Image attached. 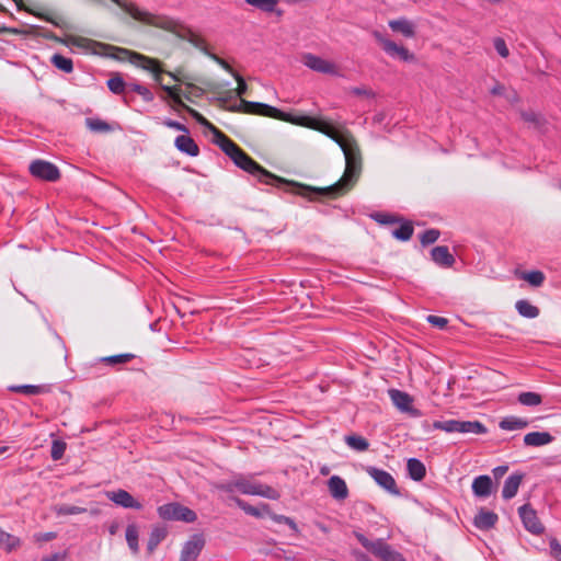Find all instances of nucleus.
Returning <instances> with one entry per match:
<instances>
[{"mask_svg": "<svg viewBox=\"0 0 561 561\" xmlns=\"http://www.w3.org/2000/svg\"><path fill=\"white\" fill-rule=\"evenodd\" d=\"M359 541L365 546L369 551L374 553L376 558L380 561H386V543L382 540H378L376 542H368L363 536H358Z\"/></svg>", "mask_w": 561, "mask_h": 561, "instance_id": "bb28decb", "label": "nucleus"}, {"mask_svg": "<svg viewBox=\"0 0 561 561\" xmlns=\"http://www.w3.org/2000/svg\"><path fill=\"white\" fill-rule=\"evenodd\" d=\"M50 62L57 69L64 71L65 73H70L73 70V62L70 58L65 57L60 54H54L50 58Z\"/></svg>", "mask_w": 561, "mask_h": 561, "instance_id": "c756f323", "label": "nucleus"}, {"mask_svg": "<svg viewBox=\"0 0 561 561\" xmlns=\"http://www.w3.org/2000/svg\"><path fill=\"white\" fill-rule=\"evenodd\" d=\"M10 390L27 396H35L42 393L44 391V387L37 385H20L11 387Z\"/></svg>", "mask_w": 561, "mask_h": 561, "instance_id": "37998d69", "label": "nucleus"}, {"mask_svg": "<svg viewBox=\"0 0 561 561\" xmlns=\"http://www.w3.org/2000/svg\"><path fill=\"white\" fill-rule=\"evenodd\" d=\"M528 421L517 416H506L502 419L499 423L501 430L504 431H515L522 430L528 426Z\"/></svg>", "mask_w": 561, "mask_h": 561, "instance_id": "a878e982", "label": "nucleus"}, {"mask_svg": "<svg viewBox=\"0 0 561 561\" xmlns=\"http://www.w3.org/2000/svg\"><path fill=\"white\" fill-rule=\"evenodd\" d=\"M388 26L394 33H399L405 38H413L415 36V24L405 18L388 21Z\"/></svg>", "mask_w": 561, "mask_h": 561, "instance_id": "dca6fc26", "label": "nucleus"}, {"mask_svg": "<svg viewBox=\"0 0 561 561\" xmlns=\"http://www.w3.org/2000/svg\"><path fill=\"white\" fill-rule=\"evenodd\" d=\"M232 77L238 82V87L236 89V94L239 98H242L248 91V85H247L244 79L238 72H236Z\"/></svg>", "mask_w": 561, "mask_h": 561, "instance_id": "864d4df0", "label": "nucleus"}, {"mask_svg": "<svg viewBox=\"0 0 561 561\" xmlns=\"http://www.w3.org/2000/svg\"><path fill=\"white\" fill-rule=\"evenodd\" d=\"M499 517L495 513L481 508L474 516V526L481 530H489L497 523Z\"/></svg>", "mask_w": 561, "mask_h": 561, "instance_id": "a211bd4d", "label": "nucleus"}, {"mask_svg": "<svg viewBox=\"0 0 561 561\" xmlns=\"http://www.w3.org/2000/svg\"><path fill=\"white\" fill-rule=\"evenodd\" d=\"M431 259L439 266L450 267L455 263V257L447 245H437L431 250Z\"/></svg>", "mask_w": 561, "mask_h": 561, "instance_id": "2eb2a0df", "label": "nucleus"}, {"mask_svg": "<svg viewBox=\"0 0 561 561\" xmlns=\"http://www.w3.org/2000/svg\"><path fill=\"white\" fill-rule=\"evenodd\" d=\"M21 541L18 537L0 529V549L10 552L20 546Z\"/></svg>", "mask_w": 561, "mask_h": 561, "instance_id": "7c9ffc66", "label": "nucleus"}, {"mask_svg": "<svg viewBox=\"0 0 561 561\" xmlns=\"http://www.w3.org/2000/svg\"><path fill=\"white\" fill-rule=\"evenodd\" d=\"M68 43L73 45V46L83 47L84 44L87 43V39L83 38V37L70 36L68 38Z\"/></svg>", "mask_w": 561, "mask_h": 561, "instance_id": "0e129e2a", "label": "nucleus"}, {"mask_svg": "<svg viewBox=\"0 0 561 561\" xmlns=\"http://www.w3.org/2000/svg\"><path fill=\"white\" fill-rule=\"evenodd\" d=\"M87 127L93 133H108L112 130V127L105 121L94 117L85 118Z\"/></svg>", "mask_w": 561, "mask_h": 561, "instance_id": "473e14b6", "label": "nucleus"}, {"mask_svg": "<svg viewBox=\"0 0 561 561\" xmlns=\"http://www.w3.org/2000/svg\"><path fill=\"white\" fill-rule=\"evenodd\" d=\"M426 320L430 324H432L433 327L438 328V329H445L448 324V320L446 318L439 317V316L430 314L426 318Z\"/></svg>", "mask_w": 561, "mask_h": 561, "instance_id": "603ef678", "label": "nucleus"}, {"mask_svg": "<svg viewBox=\"0 0 561 561\" xmlns=\"http://www.w3.org/2000/svg\"><path fill=\"white\" fill-rule=\"evenodd\" d=\"M517 277L526 280L529 285L534 287H539L543 284L546 276L541 271H528V272H517Z\"/></svg>", "mask_w": 561, "mask_h": 561, "instance_id": "cd10ccee", "label": "nucleus"}, {"mask_svg": "<svg viewBox=\"0 0 561 561\" xmlns=\"http://www.w3.org/2000/svg\"><path fill=\"white\" fill-rule=\"evenodd\" d=\"M153 26L171 32L179 38L187 41L193 46L204 51L206 55L207 53H209L205 47L204 39L197 36L191 30V27H188L178 19L168 15H159V18L153 22Z\"/></svg>", "mask_w": 561, "mask_h": 561, "instance_id": "7ed1b4c3", "label": "nucleus"}, {"mask_svg": "<svg viewBox=\"0 0 561 561\" xmlns=\"http://www.w3.org/2000/svg\"><path fill=\"white\" fill-rule=\"evenodd\" d=\"M329 491H347L345 481L339 476H332L328 481Z\"/></svg>", "mask_w": 561, "mask_h": 561, "instance_id": "09e8293b", "label": "nucleus"}, {"mask_svg": "<svg viewBox=\"0 0 561 561\" xmlns=\"http://www.w3.org/2000/svg\"><path fill=\"white\" fill-rule=\"evenodd\" d=\"M520 116H522L523 121H525L526 123L533 124L535 126L539 125L540 121H541V116L539 114L535 113L534 111H523L520 113Z\"/></svg>", "mask_w": 561, "mask_h": 561, "instance_id": "3c124183", "label": "nucleus"}, {"mask_svg": "<svg viewBox=\"0 0 561 561\" xmlns=\"http://www.w3.org/2000/svg\"><path fill=\"white\" fill-rule=\"evenodd\" d=\"M508 471V466H497L492 470L493 479L497 482L501 478H503Z\"/></svg>", "mask_w": 561, "mask_h": 561, "instance_id": "680f3d73", "label": "nucleus"}, {"mask_svg": "<svg viewBox=\"0 0 561 561\" xmlns=\"http://www.w3.org/2000/svg\"><path fill=\"white\" fill-rule=\"evenodd\" d=\"M167 528L165 527H161V526H157L152 529L150 536H149V539H148V543H147V548L150 552H152L158 546L159 543L167 537Z\"/></svg>", "mask_w": 561, "mask_h": 561, "instance_id": "c85d7f7f", "label": "nucleus"}, {"mask_svg": "<svg viewBox=\"0 0 561 561\" xmlns=\"http://www.w3.org/2000/svg\"><path fill=\"white\" fill-rule=\"evenodd\" d=\"M57 537V534L54 531L48 533H38L34 535V540L37 542L50 541Z\"/></svg>", "mask_w": 561, "mask_h": 561, "instance_id": "052dcab7", "label": "nucleus"}, {"mask_svg": "<svg viewBox=\"0 0 561 561\" xmlns=\"http://www.w3.org/2000/svg\"><path fill=\"white\" fill-rule=\"evenodd\" d=\"M388 56L408 64L416 61V57L413 53H411L407 47L390 39H388Z\"/></svg>", "mask_w": 561, "mask_h": 561, "instance_id": "4468645a", "label": "nucleus"}, {"mask_svg": "<svg viewBox=\"0 0 561 561\" xmlns=\"http://www.w3.org/2000/svg\"><path fill=\"white\" fill-rule=\"evenodd\" d=\"M175 148L190 157H196L199 153V148L195 140L188 135H180L174 140Z\"/></svg>", "mask_w": 561, "mask_h": 561, "instance_id": "f3484780", "label": "nucleus"}, {"mask_svg": "<svg viewBox=\"0 0 561 561\" xmlns=\"http://www.w3.org/2000/svg\"><path fill=\"white\" fill-rule=\"evenodd\" d=\"M457 422H458V420L435 421L432 424V427L435 430L445 431L447 433H456L457 432Z\"/></svg>", "mask_w": 561, "mask_h": 561, "instance_id": "49530a36", "label": "nucleus"}, {"mask_svg": "<svg viewBox=\"0 0 561 561\" xmlns=\"http://www.w3.org/2000/svg\"><path fill=\"white\" fill-rule=\"evenodd\" d=\"M127 89L138 93L145 102L153 101V93L145 85L137 82H128Z\"/></svg>", "mask_w": 561, "mask_h": 561, "instance_id": "ea45409f", "label": "nucleus"}, {"mask_svg": "<svg viewBox=\"0 0 561 561\" xmlns=\"http://www.w3.org/2000/svg\"><path fill=\"white\" fill-rule=\"evenodd\" d=\"M439 236H440V231L438 229L431 228V229L425 230L420 236V242L423 247H426V245L435 243L438 240Z\"/></svg>", "mask_w": 561, "mask_h": 561, "instance_id": "c03bdc74", "label": "nucleus"}, {"mask_svg": "<svg viewBox=\"0 0 561 561\" xmlns=\"http://www.w3.org/2000/svg\"><path fill=\"white\" fill-rule=\"evenodd\" d=\"M388 561H407L399 552L390 551L388 549Z\"/></svg>", "mask_w": 561, "mask_h": 561, "instance_id": "338daca9", "label": "nucleus"}, {"mask_svg": "<svg viewBox=\"0 0 561 561\" xmlns=\"http://www.w3.org/2000/svg\"><path fill=\"white\" fill-rule=\"evenodd\" d=\"M351 93L355 94V95H365V96H373L374 93L370 91V90H367L366 88L364 87H356V88H352L351 90Z\"/></svg>", "mask_w": 561, "mask_h": 561, "instance_id": "e2e57ef3", "label": "nucleus"}, {"mask_svg": "<svg viewBox=\"0 0 561 561\" xmlns=\"http://www.w3.org/2000/svg\"><path fill=\"white\" fill-rule=\"evenodd\" d=\"M228 110L234 113L262 115L288 122L295 125L314 127V119H312L311 117L296 116L290 113H285L278 110L277 107H274L265 103L252 102L241 99L240 103L231 105Z\"/></svg>", "mask_w": 561, "mask_h": 561, "instance_id": "f03ea898", "label": "nucleus"}, {"mask_svg": "<svg viewBox=\"0 0 561 561\" xmlns=\"http://www.w3.org/2000/svg\"><path fill=\"white\" fill-rule=\"evenodd\" d=\"M345 443L350 448L356 451H364L369 446L367 439L358 435L345 436Z\"/></svg>", "mask_w": 561, "mask_h": 561, "instance_id": "4c0bfd02", "label": "nucleus"}, {"mask_svg": "<svg viewBox=\"0 0 561 561\" xmlns=\"http://www.w3.org/2000/svg\"><path fill=\"white\" fill-rule=\"evenodd\" d=\"M207 56L210 57L215 62H217L220 67H222L231 76L236 73L233 68L222 58L213 53H207Z\"/></svg>", "mask_w": 561, "mask_h": 561, "instance_id": "5fc2aeb1", "label": "nucleus"}, {"mask_svg": "<svg viewBox=\"0 0 561 561\" xmlns=\"http://www.w3.org/2000/svg\"><path fill=\"white\" fill-rule=\"evenodd\" d=\"M231 500L248 515L263 517L265 514H270L268 507L265 504L251 505L236 496H232Z\"/></svg>", "mask_w": 561, "mask_h": 561, "instance_id": "aec40b11", "label": "nucleus"}, {"mask_svg": "<svg viewBox=\"0 0 561 561\" xmlns=\"http://www.w3.org/2000/svg\"><path fill=\"white\" fill-rule=\"evenodd\" d=\"M388 396L400 413L411 419L423 416L422 411L413 405L414 398L410 393L399 389H388Z\"/></svg>", "mask_w": 561, "mask_h": 561, "instance_id": "39448f33", "label": "nucleus"}, {"mask_svg": "<svg viewBox=\"0 0 561 561\" xmlns=\"http://www.w3.org/2000/svg\"><path fill=\"white\" fill-rule=\"evenodd\" d=\"M28 171L32 176L47 182H56L60 179L58 167L49 161L37 159L31 162Z\"/></svg>", "mask_w": 561, "mask_h": 561, "instance_id": "0eeeda50", "label": "nucleus"}, {"mask_svg": "<svg viewBox=\"0 0 561 561\" xmlns=\"http://www.w3.org/2000/svg\"><path fill=\"white\" fill-rule=\"evenodd\" d=\"M518 402L526 407H537L541 404L542 397L537 392H522L518 394Z\"/></svg>", "mask_w": 561, "mask_h": 561, "instance_id": "c9c22d12", "label": "nucleus"}, {"mask_svg": "<svg viewBox=\"0 0 561 561\" xmlns=\"http://www.w3.org/2000/svg\"><path fill=\"white\" fill-rule=\"evenodd\" d=\"M370 218L377 221L380 225H386V213L378 211L370 214Z\"/></svg>", "mask_w": 561, "mask_h": 561, "instance_id": "69168bd1", "label": "nucleus"}, {"mask_svg": "<svg viewBox=\"0 0 561 561\" xmlns=\"http://www.w3.org/2000/svg\"><path fill=\"white\" fill-rule=\"evenodd\" d=\"M125 536H126V541L128 543L129 549L134 553H137L139 550V546H138V536L139 535H138L137 526L134 524L128 525L126 528Z\"/></svg>", "mask_w": 561, "mask_h": 561, "instance_id": "72a5a7b5", "label": "nucleus"}, {"mask_svg": "<svg viewBox=\"0 0 561 561\" xmlns=\"http://www.w3.org/2000/svg\"><path fill=\"white\" fill-rule=\"evenodd\" d=\"M554 437L549 432H530L524 436L526 446L539 447L553 442Z\"/></svg>", "mask_w": 561, "mask_h": 561, "instance_id": "6ab92c4d", "label": "nucleus"}, {"mask_svg": "<svg viewBox=\"0 0 561 561\" xmlns=\"http://www.w3.org/2000/svg\"><path fill=\"white\" fill-rule=\"evenodd\" d=\"M526 474L522 471H515L511 473L506 478L502 491H518V488L520 486Z\"/></svg>", "mask_w": 561, "mask_h": 561, "instance_id": "2f4dec72", "label": "nucleus"}, {"mask_svg": "<svg viewBox=\"0 0 561 561\" xmlns=\"http://www.w3.org/2000/svg\"><path fill=\"white\" fill-rule=\"evenodd\" d=\"M231 486H233L238 491H242V492H245V491H272V489L270 486H263L262 484L253 483L250 481V479H248L245 477H240V478L236 479L231 483Z\"/></svg>", "mask_w": 561, "mask_h": 561, "instance_id": "4be33fe9", "label": "nucleus"}, {"mask_svg": "<svg viewBox=\"0 0 561 561\" xmlns=\"http://www.w3.org/2000/svg\"><path fill=\"white\" fill-rule=\"evenodd\" d=\"M515 308L519 316L527 318V319H535L539 316V308L531 305L526 299L517 300L515 304Z\"/></svg>", "mask_w": 561, "mask_h": 561, "instance_id": "b1692460", "label": "nucleus"}, {"mask_svg": "<svg viewBox=\"0 0 561 561\" xmlns=\"http://www.w3.org/2000/svg\"><path fill=\"white\" fill-rule=\"evenodd\" d=\"M334 139L344 153L346 165L343 176L336 183L328 187L316 188L278 178L260 165L241 148L230 159L238 168L257 178L262 183L268 185H291L297 188L296 193L299 195H305V192L308 191L334 198L347 193L357 182L362 171V156L356 141L348 136H340Z\"/></svg>", "mask_w": 561, "mask_h": 561, "instance_id": "f257e3e1", "label": "nucleus"}, {"mask_svg": "<svg viewBox=\"0 0 561 561\" xmlns=\"http://www.w3.org/2000/svg\"><path fill=\"white\" fill-rule=\"evenodd\" d=\"M54 511L58 516H61L81 514L87 512V508L70 504H59L54 506Z\"/></svg>", "mask_w": 561, "mask_h": 561, "instance_id": "58836bf2", "label": "nucleus"}, {"mask_svg": "<svg viewBox=\"0 0 561 561\" xmlns=\"http://www.w3.org/2000/svg\"><path fill=\"white\" fill-rule=\"evenodd\" d=\"M112 2L119 5L125 12H127L133 19L153 26V22L159 18V14H152L148 11L139 9L134 2L127 0H111Z\"/></svg>", "mask_w": 561, "mask_h": 561, "instance_id": "9d476101", "label": "nucleus"}, {"mask_svg": "<svg viewBox=\"0 0 561 561\" xmlns=\"http://www.w3.org/2000/svg\"><path fill=\"white\" fill-rule=\"evenodd\" d=\"M188 113L194 117L199 124L207 126L211 129L214 135V142L229 157L231 158L239 149L238 147L228 136H226L221 130L211 125L201 113L193 108H187Z\"/></svg>", "mask_w": 561, "mask_h": 561, "instance_id": "20e7f679", "label": "nucleus"}, {"mask_svg": "<svg viewBox=\"0 0 561 561\" xmlns=\"http://www.w3.org/2000/svg\"><path fill=\"white\" fill-rule=\"evenodd\" d=\"M66 451V443L62 440L55 439L51 443L50 456L54 460H59L62 458Z\"/></svg>", "mask_w": 561, "mask_h": 561, "instance_id": "de8ad7c7", "label": "nucleus"}, {"mask_svg": "<svg viewBox=\"0 0 561 561\" xmlns=\"http://www.w3.org/2000/svg\"><path fill=\"white\" fill-rule=\"evenodd\" d=\"M249 5H252L263 12L273 13L279 0H244Z\"/></svg>", "mask_w": 561, "mask_h": 561, "instance_id": "f704fd0d", "label": "nucleus"}, {"mask_svg": "<svg viewBox=\"0 0 561 561\" xmlns=\"http://www.w3.org/2000/svg\"><path fill=\"white\" fill-rule=\"evenodd\" d=\"M456 433L486 434L488 428L480 421H459L457 422Z\"/></svg>", "mask_w": 561, "mask_h": 561, "instance_id": "412c9836", "label": "nucleus"}, {"mask_svg": "<svg viewBox=\"0 0 561 561\" xmlns=\"http://www.w3.org/2000/svg\"><path fill=\"white\" fill-rule=\"evenodd\" d=\"M131 62L136 64L137 66L147 71L152 72L154 75L156 82L161 83L162 69L160 68V64L158 60L137 53H133Z\"/></svg>", "mask_w": 561, "mask_h": 561, "instance_id": "ddd939ff", "label": "nucleus"}, {"mask_svg": "<svg viewBox=\"0 0 561 561\" xmlns=\"http://www.w3.org/2000/svg\"><path fill=\"white\" fill-rule=\"evenodd\" d=\"M504 92V85L503 84H495L492 89H491V94L493 95H502Z\"/></svg>", "mask_w": 561, "mask_h": 561, "instance_id": "774afa93", "label": "nucleus"}, {"mask_svg": "<svg viewBox=\"0 0 561 561\" xmlns=\"http://www.w3.org/2000/svg\"><path fill=\"white\" fill-rule=\"evenodd\" d=\"M398 225V227L391 229V236L402 242L409 241L414 232L413 222L403 217L388 214V226Z\"/></svg>", "mask_w": 561, "mask_h": 561, "instance_id": "6e6552de", "label": "nucleus"}, {"mask_svg": "<svg viewBox=\"0 0 561 561\" xmlns=\"http://www.w3.org/2000/svg\"><path fill=\"white\" fill-rule=\"evenodd\" d=\"M302 62L306 67L316 72L331 76H340L337 68L333 62L323 59L317 55H313L311 53H307L302 56Z\"/></svg>", "mask_w": 561, "mask_h": 561, "instance_id": "1a4fd4ad", "label": "nucleus"}, {"mask_svg": "<svg viewBox=\"0 0 561 561\" xmlns=\"http://www.w3.org/2000/svg\"><path fill=\"white\" fill-rule=\"evenodd\" d=\"M205 540L202 535H193L183 546L181 561H195L204 548Z\"/></svg>", "mask_w": 561, "mask_h": 561, "instance_id": "f8f14e48", "label": "nucleus"}, {"mask_svg": "<svg viewBox=\"0 0 561 561\" xmlns=\"http://www.w3.org/2000/svg\"><path fill=\"white\" fill-rule=\"evenodd\" d=\"M550 551L556 560L561 561V545L556 538L550 540Z\"/></svg>", "mask_w": 561, "mask_h": 561, "instance_id": "13d9d810", "label": "nucleus"}, {"mask_svg": "<svg viewBox=\"0 0 561 561\" xmlns=\"http://www.w3.org/2000/svg\"><path fill=\"white\" fill-rule=\"evenodd\" d=\"M162 90L164 92H167L168 96L175 103V104H179V105H182V101H181V98L178 93V89L176 88H172V87H169V85H161Z\"/></svg>", "mask_w": 561, "mask_h": 561, "instance_id": "4d7b16f0", "label": "nucleus"}, {"mask_svg": "<svg viewBox=\"0 0 561 561\" xmlns=\"http://www.w3.org/2000/svg\"><path fill=\"white\" fill-rule=\"evenodd\" d=\"M158 514L165 520H182L193 523L197 516L194 511L179 503H169L158 507Z\"/></svg>", "mask_w": 561, "mask_h": 561, "instance_id": "423d86ee", "label": "nucleus"}, {"mask_svg": "<svg viewBox=\"0 0 561 561\" xmlns=\"http://www.w3.org/2000/svg\"><path fill=\"white\" fill-rule=\"evenodd\" d=\"M492 486V478L488 474H481L472 481L471 491H491Z\"/></svg>", "mask_w": 561, "mask_h": 561, "instance_id": "e433bc0d", "label": "nucleus"}, {"mask_svg": "<svg viewBox=\"0 0 561 561\" xmlns=\"http://www.w3.org/2000/svg\"><path fill=\"white\" fill-rule=\"evenodd\" d=\"M407 468L409 477L414 481L422 480L426 473L424 463L417 458H410Z\"/></svg>", "mask_w": 561, "mask_h": 561, "instance_id": "5701e85b", "label": "nucleus"}, {"mask_svg": "<svg viewBox=\"0 0 561 561\" xmlns=\"http://www.w3.org/2000/svg\"><path fill=\"white\" fill-rule=\"evenodd\" d=\"M493 45L501 57L506 58L510 55L508 47L502 37H495L493 41Z\"/></svg>", "mask_w": 561, "mask_h": 561, "instance_id": "8fccbe9b", "label": "nucleus"}, {"mask_svg": "<svg viewBox=\"0 0 561 561\" xmlns=\"http://www.w3.org/2000/svg\"><path fill=\"white\" fill-rule=\"evenodd\" d=\"M135 358V355L131 353L117 354L112 356L103 357L101 360L108 365H121L126 364Z\"/></svg>", "mask_w": 561, "mask_h": 561, "instance_id": "79ce46f5", "label": "nucleus"}, {"mask_svg": "<svg viewBox=\"0 0 561 561\" xmlns=\"http://www.w3.org/2000/svg\"><path fill=\"white\" fill-rule=\"evenodd\" d=\"M163 124L167 127H169V128H172V129L180 130V131H183L185 134H188L187 127L184 124H182V123H180L178 121H173V119L168 118V119H165L163 122Z\"/></svg>", "mask_w": 561, "mask_h": 561, "instance_id": "bf43d9fd", "label": "nucleus"}, {"mask_svg": "<svg viewBox=\"0 0 561 561\" xmlns=\"http://www.w3.org/2000/svg\"><path fill=\"white\" fill-rule=\"evenodd\" d=\"M270 515L274 522H276L278 524L284 523V524L288 525L294 531H297V525L291 518L284 516V515H277V514H270Z\"/></svg>", "mask_w": 561, "mask_h": 561, "instance_id": "6e6d98bb", "label": "nucleus"}, {"mask_svg": "<svg viewBox=\"0 0 561 561\" xmlns=\"http://www.w3.org/2000/svg\"><path fill=\"white\" fill-rule=\"evenodd\" d=\"M127 83L122 77L115 76L107 80V88L114 94H122L127 89Z\"/></svg>", "mask_w": 561, "mask_h": 561, "instance_id": "a19ab883", "label": "nucleus"}, {"mask_svg": "<svg viewBox=\"0 0 561 561\" xmlns=\"http://www.w3.org/2000/svg\"><path fill=\"white\" fill-rule=\"evenodd\" d=\"M520 519L525 528L534 535H540L543 531V525L540 523L537 513L529 504H524L518 508Z\"/></svg>", "mask_w": 561, "mask_h": 561, "instance_id": "9b49d317", "label": "nucleus"}, {"mask_svg": "<svg viewBox=\"0 0 561 561\" xmlns=\"http://www.w3.org/2000/svg\"><path fill=\"white\" fill-rule=\"evenodd\" d=\"M111 501L126 508H140V503L131 496V493H110Z\"/></svg>", "mask_w": 561, "mask_h": 561, "instance_id": "393cba45", "label": "nucleus"}, {"mask_svg": "<svg viewBox=\"0 0 561 561\" xmlns=\"http://www.w3.org/2000/svg\"><path fill=\"white\" fill-rule=\"evenodd\" d=\"M366 472L377 482L380 488L386 489V471L375 467H366Z\"/></svg>", "mask_w": 561, "mask_h": 561, "instance_id": "a18cd8bd", "label": "nucleus"}]
</instances>
